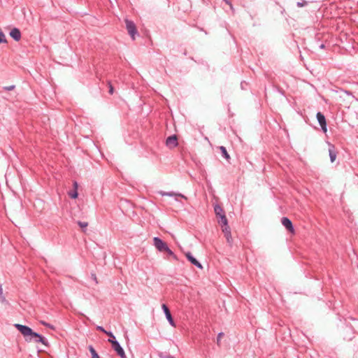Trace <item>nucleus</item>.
<instances>
[{
  "mask_svg": "<svg viewBox=\"0 0 358 358\" xmlns=\"http://www.w3.org/2000/svg\"><path fill=\"white\" fill-rule=\"evenodd\" d=\"M15 327L24 336L27 341H31L34 339L35 343H41L44 345H48L47 341L38 334L34 332L29 327L20 324H15Z\"/></svg>",
  "mask_w": 358,
  "mask_h": 358,
  "instance_id": "f257e3e1",
  "label": "nucleus"
},
{
  "mask_svg": "<svg viewBox=\"0 0 358 358\" xmlns=\"http://www.w3.org/2000/svg\"><path fill=\"white\" fill-rule=\"evenodd\" d=\"M108 342H110L112 344V347H113V350L117 352V354L121 358H126L124 351L122 349V348L118 342H117L116 341H114L113 339H109Z\"/></svg>",
  "mask_w": 358,
  "mask_h": 358,
  "instance_id": "f03ea898",
  "label": "nucleus"
},
{
  "mask_svg": "<svg viewBox=\"0 0 358 358\" xmlns=\"http://www.w3.org/2000/svg\"><path fill=\"white\" fill-rule=\"evenodd\" d=\"M126 28L129 34L131 36L132 39H135V34L137 33L136 27L132 21L125 20Z\"/></svg>",
  "mask_w": 358,
  "mask_h": 358,
  "instance_id": "7ed1b4c3",
  "label": "nucleus"
},
{
  "mask_svg": "<svg viewBox=\"0 0 358 358\" xmlns=\"http://www.w3.org/2000/svg\"><path fill=\"white\" fill-rule=\"evenodd\" d=\"M153 241H154V245L155 246V248L161 251V252H164L165 250H168V245L167 244L164 242L162 240H161L160 238H157V237H155L153 238Z\"/></svg>",
  "mask_w": 358,
  "mask_h": 358,
  "instance_id": "20e7f679",
  "label": "nucleus"
},
{
  "mask_svg": "<svg viewBox=\"0 0 358 358\" xmlns=\"http://www.w3.org/2000/svg\"><path fill=\"white\" fill-rule=\"evenodd\" d=\"M166 145L169 148H174L178 145V138L176 135H173L167 138Z\"/></svg>",
  "mask_w": 358,
  "mask_h": 358,
  "instance_id": "39448f33",
  "label": "nucleus"
},
{
  "mask_svg": "<svg viewBox=\"0 0 358 358\" xmlns=\"http://www.w3.org/2000/svg\"><path fill=\"white\" fill-rule=\"evenodd\" d=\"M281 222L282 225L292 234H294V229L293 227L292 223L289 219L287 217H282Z\"/></svg>",
  "mask_w": 358,
  "mask_h": 358,
  "instance_id": "423d86ee",
  "label": "nucleus"
},
{
  "mask_svg": "<svg viewBox=\"0 0 358 358\" xmlns=\"http://www.w3.org/2000/svg\"><path fill=\"white\" fill-rule=\"evenodd\" d=\"M317 119L323 131L327 132V122H326L325 117L320 112H318L317 113Z\"/></svg>",
  "mask_w": 358,
  "mask_h": 358,
  "instance_id": "0eeeda50",
  "label": "nucleus"
},
{
  "mask_svg": "<svg viewBox=\"0 0 358 358\" xmlns=\"http://www.w3.org/2000/svg\"><path fill=\"white\" fill-rule=\"evenodd\" d=\"M162 308L163 309V310L164 311V313L166 315V319L168 320L169 322L170 323V324L173 327H176V324L173 320V317L171 316V314L170 313V310L168 308V307L165 305V304H163L162 306Z\"/></svg>",
  "mask_w": 358,
  "mask_h": 358,
  "instance_id": "6e6552de",
  "label": "nucleus"
},
{
  "mask_svg": "<svg viewBox=\"0 0 358 358\" xmlns=\"http://www.w3.org/2000/svg\"><path fill=\"white\" fill-rule=\"evenodd\" d=\"M10 36L16 41H19L21 39V33L17 28L11 29Z\"/></svg>",
  "mask_w": 358,
  "mask_h": 358,
  "instance_id": "1a4fd4ad",
  "label": "nucleus"
},
{
  "mask_svg": "<svg viewBox=\"0 0 358 358\" xmlns=\"http://www.w3.org/2000/svg\"><path fill=\"white\" fill-rule=\"evenodd\" d=\"M185 256L192 264L201 269L203 268L201 264L192 255L190 252L185 253Z\"/></svg>",
  "mask_w": 358,
  "mask_h": 358,
  "instance_id": "9d476101",
  "label": "nucleus"
},
{
  "mask_svg": "<svg viewBox=\"0 0 358 358\" xmlns=\"http://www.w3.org/2000/svg\"><path fill=\"white\" fill-rule=\"evenodd\" d=\"M214 210H215V213L217 217H221V215L224 214L223 209L218 205L215 206Z\"/></svg>",
  "mask_w": 358,
  "mask_h": 358,
  "instance_id": "9b49d317",
  "label": "nucleus"
},
{
  "mask_svg": "<svg viewBox=\"0 0 358 358\" xmlns=\"http://www.w3.org/2000/svg\"><path fill=\"white\" fill-rule=\"evenodd\" d=\"M220 150L222 152L223 156L225 157V159L229 161L230 159V156L228 154L226 148L224 146H220Z\"/></svg>",
  "mask_w": 358,
  "mask_h": 358,
  "instance_id": "f8f14e48",
  "label": "nucleus"
},
{
  "mask_svg": "<svg viewBox=\"0 0 358 358\" xmlns=\"http://www.w3.org/2000/svg\"><path fill=\"white\" fill-rule=\"evenodd\" d=\"M222 226L228 225V221L224 214L221 215L220 220L218 221Z\"/></svg>",
  "mask_w": 358,
  "mask_h": 358,
  "instance_id": "ddd939ff",
  "label": "nucleus"
},
{
  "mask_svg": "<svg viewBox=\"0 0 358 358\" xmlns=\"http://www.w3.org/2000/svg\"><path fill=\"white\" fill-rule=\"evenodd\" d=\"M329 157H330V159H331V162H334L336 160V154L334 151V150L331 149V148L329 150Z\"/></svg>",
  "mask_w": 358,
  "mask_h": 358,
  "instance_id": "4468645a",
  "label": "nucleus"
},
{
  "mask_svg": "<svg viewBox=\"0 0 358 358\" xmlns=\"http://www.w3.org/2000/svg\"><path fill=\"white\" fill-rule=\"evenodd\" d=\"M224 236L227 239V242L231 245L233 241L231 231L228 232L227 234H224Z\"/></svg>",
  "mask_w": 358,
  "mask_h": 358,
  "instance_id": "2eb2a0df",
  "label": "nucleus"
},
{
  "mask_svg": "<svg viewBox=\"0 0 358 358\" xmlns=\"http://www.w3.org/2000/svg\"><path fill=\"white\" fill-rule=\"evenodd\" d=\"M224 236L227 239V242L231 245L233 241L231 231L228 232L227 234H224Z\"/></svg>",
  "mask_w": 358,
  "mask_h": 358,
  "instance_id": "dca6fc26",
  "label": "nucleus"
},
{
  "mask_svg": "<svg viewBox=\"0 0 358 358\" xmlns=\"http://www.w3.org/2000/svg\"><path fill=\"white\" fill-rule=\"evenodd\" d=\"M89 350L92 354V358H99L98 354L96 352L95 350L92 346H90Z\"/></svg>",
  "mask_w": 358,
  "mask_h": 358,
  "instance_id": "f3484780",
  "label": "nucleus"
},
{
  "mask_svg": "<svg viewBox=\"0 0 358 358\" xmlns=\"http://www.w3.org/2000/svg\"><path fill=\"white\" fill-rule=\"evenodd\" d=\"M107 85L108 86V88H109L108 92H109L110 94L112 95L114 93V87L112 85L111 81L108 80L107 81Z\"/></svg>",
  "mask_w": 358,
  "mask_h": 358,
  "instance_id": "a211bd4d",
  "label": "nucleus"
},
{
  "mask_svg": "<svg viewBox=\"0 0 358 358\" xmlns=\"http://www.w3.org/2000/svg\"><path fill=\"white\" fill-rule=\"evenodd\" d=\"M222 231L224 234H227L228 232L231 231L230 227L229 225L227 226H222Z\"/></svg>",
  "mask_w": 358,
  "mask_h": 358,
  "instance_id": "6ab92c4d",
  "label": "nucleus"
},
{
  "mask_svg": "<svg viewBox=\"0 0 358 358\" xmlns=\"http://www.w3.org/2000/svg\"><path fill=\"white\" fill-rule=\"evenodd\" d=\"M223 336H224V334L222 332H221L218 334L217 338V343L218 345H220V341H221V339L223 337Z\"/></svg>",
  "mask_w": 358,
  "mask_h": 358,
  "instance_id": "aec40b11",
  "label": "nucleus"
},
{
  "mask_svg": "<svg viewBox=\"0 0 358 358\" xmlns=\"http://www.w3.org/2000/svg\"><path fill=\"white\" fill-rule=\"evenodd\" d=\"M161 194H162V196H165V195H166V196H173V195H175L173 193H161ZM177 195H178V196H181V197H182V198H184V199H187L185 196L181 195V194H177Z\"/></svg>",
  "mask_w": 358,
  "mask_h": 358,
  "instance_id": "412c9836",
  "label": "nucleus"
},
{
  "mask_svg": "<svg viewBox=\"0 0 358 358\" xmlns=\"http://www.w3.org/2000/svg\"><path fill=\"white\" fill-rule=\"evenodd\" d=\"M78 224L82 229L86 228L88 226L87 222H83L79 221V222H78Z\"/></svg>",
  "mask_w": 358,
  "mask_h": 358,
  "instance_id": "4be33fe9",
  "label": "nucleus"
},
{
  "mask_svg": "<svg viewBox=\"0 0 358 358\" xmlns=\"http://www.w3.org/2000/svg\"><path fill=\"white\" fill-rule=\"evenodd\" d=\"M78 192L75 190L73 193H69V196L73 199H76L78 197Z\"/></svg>",
  "mask_w": 358,
  "mask_h": 358,
  "instance_id": "5701e85b",
  "label": "nucleus"
},
{
  "mask_svg": "<svg viewBox=\"0 0 358 358\" xmlns=\"http://www.w3.org/2000/svg\"><path fill=\"white\" fill-rule=\"evenodd\" d=\"M14 89H15V85H13L3 87V90H7V91L13 90Z\"/></svg>",
  "mask_w": 358,
  "mask_h": 358,
  "instance_id": "b1692460",
  "label": "nucleus"
},
{
  "mask_svg": "<svg viewBox=\"0 0 358 358\" xmlns=\"http://www.w3.org/2000/svg\"><path fill=\"white\" fill-rule=\"evenodd\" d=\"M1 43H7V40L3 34L1 33Z\"/></svg>",
  "mask_w": 358,
  "mask_h": 358,
  "instance_id": "393cba45",
  "label": "nucleus"
},
{
  "mask_svg": "<svg viewBox=\"0 0 358 358\" xmlns=\"http://www.w3.org/2000/svg\"><path fill=\"white\" fill-rule=\"evenodd\" d=\"M106 334H107L108 336H110V338H115L114 335L111 332L107 331V332H106Z\"/></svg>",
  "mask_w": 358,
  "mask_h": 358,
  "instance_id": "a878e982",
  "label": "nucleus"
},
{
  "mask_svg": "<svg viewBox=\"0 0 358 358\" xmlns=\"http://www.w3.org/2000/svg\"><path fill=\"white\" fill-rule=\"evenodd\" d=\"M164 252H166L169 255H173V252L168 248V250H165Z\"/></svg>",
  "mask_w": 358,
  "mask_h": 358,
  "instance_id": "bb28decb",
  "label": "nucleus"
},
{
  "mask_svg": "<svg viewBox=\"0 0 358 358\" xmlns=\"http://www.w3.org/2000/svg\"><path fill=\"white\" fill-rule=\"evenodd\" d=\"M97 329H99V330H100V331H103V333H105V334H106V332H107V331H106L103 327H99H99H97Z\"/></svg>",
  "mask_w": 358,
  "mask_h": 358,
  "instance_id": "cd10ccee",
  "label": "nucleus"
},
{
  "mask_svg": "<svg viewBox=\"0 0 358 358\" xmlns=\"http://www.w3.org/2000/svg\"><path fill=\"white\" fill-rule=\"evenodd\" d=\"M78 187V185L77 182L75 181L73 182V187H74L75 190L77 191Z\"/></svg>",
  "mask_w": 358,
  "mask_h": 358,
  "instance_id": "c85d7f7f",
  "label": "nucleus"
},
{
  "mask_svg": "<svg viewBox=\"0 0 358 358\" xmlns=\"http://www.w3.org/2000/svg\"><path fill=\"white\" fill-rule=\"evenodd\" d=\"M42 324H43V325H45V326H49L47 323H45V322H42Z\"/></svg>",
  "mask_w": 358,
  "mask_h": 358,
  "instance_id": "c756f323",
  "label": "nucleus"
}]
</instances>
